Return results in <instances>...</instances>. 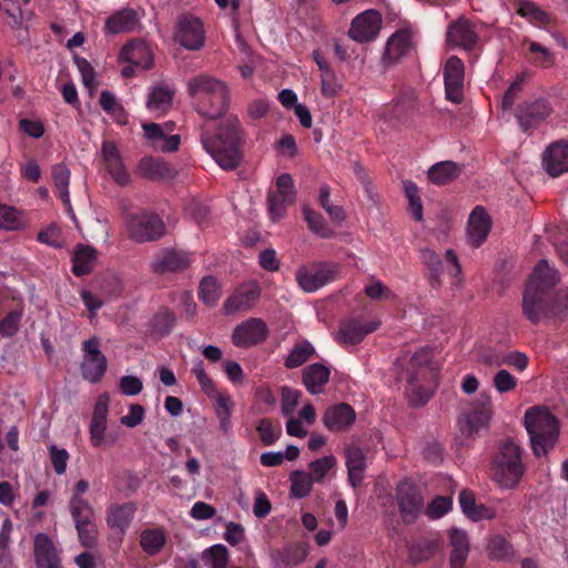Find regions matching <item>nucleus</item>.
<instances>
[{
  "instance_id": "9d476101",
  "label": "nucleus",
  "mask_w": 568,
  "mask_h": 568,
  "mask_svg": "<svg viewBox=\"0 0 568 568\" xmlns=\"http://www.w3.org/2000/svg\"><path fill=\"white\" fill-rule=\"evenodd\" d=\"M337 266L328 262H318L301 266L296 271V281L303 291L312 293L336 278Z\"/></svg>"
},
{
  "instance_id": "c9c22d12",
  "label": "nucleus",
  "mask_w": 568,
  "mask_h": 568,
  "mask_svg": "<svg viewBox=\"0 0 568 568\" xmlns=\"http://www.w3.org/2000/svg\"><path fill=\"white\" fill-rule=\"evenodd\" d=\"M51 175L58 197L62 201L65 209L70 213H73L69 194V183L71 178L70 170L65 164L57 163L51 168Z\"/></svg>"
},
{
  "instance_id": "09e8293b",
  "label": "nucleus",
  "mask_w": 568,
  "mask_h": 568,
  "mask_svg": "<svg viewBox=\"0 0 568 568\" xmlns=\"http://www.w3.org/2000/svg\"><path fill=\"white\" fill-rule=\"evenodd\" d=\"M423 263L430 273V285L437 287L442 284V274L444 273V262L442 257L433 250L425 248L420 253Z\"/></svg>"
},
{
  "instance_id": "a211bd4d",
  "label": "nucleus",
  "mask_w": 568,
  "mask_h": 568,
  "mask_svg": "<svg viewBox=\"0 0 568 568\" xmlns=\"http://www.w3.org/2000/svg\"><path fill=\"white\" fill-rule=\"evenodd\" d=\"M381 24V14L373 9L366 10L353 19L348 34L357 42H368L377 37Z\"/></svg>"
},
{
  "instance_id": "5fc2aeb1",
  "label": "nucleus",
  "mask_w": 568,
  "mask_h": 568,
  "mask_svg": "<svg viewBox=\"0 0 568 568\" xmlns=\"http://www.w3.org/2000/svg\"><path fill=\"white\" fill-rule=\"evenodd\" d=\"M202 559L211 568H225L229 561V551L224 545H214L205 549Z\"/></svg>"
},
{
  "instance_id": "e2e57ef3",
  "label": "nucleus",
  "mask_w": 568,
  "mask_h": 568,
  "mask_svg": "<svg viewBox=\"0 0 568 568\" xmlns=\"http://www.w3.org/2000/svg\"><path fill=\"white\" fill-rule=\"evenodd\" d=\"M301 392L287 386L282 387L281 409L284 416H291L298 405Z\"/></svg>"
},
{
  "instance_id": "de8ad7c7",
  "label": "nucleus",
  "mask_w": 568,
  "mask_h": 568,
  "mask_svg": "<svg viewBox=\"0 0 568 568\" xmlns=\"http://www.w3.org/2000/svg\"><path fill=\"white\" fill-rule=\"evenodd\" d=\"M459 503L465 516L473 521L491 519L496 515L494 508L477 503V499H459Z\"/></svg>"
},
{
  "instance_id": "412c9836",
  "label": "nucleus",
  "mask_w": 568,
  "mask_h": 568,
  "mask_svg": "<svg viewBox=\"0 0 568 568\" xmlns=\"http://www.w3.org/2000/svg\"><path fill=\"white\" fill-rule=\"evenodd\" d=\"M191 264L190 254L178 250H163L152 261V272L158 275L185 271Z\"/></svg>"
},
{
  "instance_id": "f257e3e1",
  "label": "nucleus",
  "mask_w": 568,
  "mask_h": 568,
  "mask_svg": "<svg viewBox=\"0 0 568 568\" xmlns=\"http://www.w3.org/2000/svg\"><path fill=\"white\" fill-rule=\"evenodd\" d=\"M558 281L557 271L551 268L546 260L536 265L523 296V313L532 324L559 313L555 298V286Z\"/></svg>"
},
{
  "instance_id": "6e6d98bb",
  "label": "nucleus",
  "mask_w": 568,
  "mask_h": 568,
  "mask_svg": "<svg viewBox=\"0 0 568 568\" xmlns=\"http://www.w3.org/2000/svg\"><path fill=\"white\" fill-rule=\"evenodd\" d=\"M405 195L408 200V209L414 219L418 222L423 220V204L419 196V189L413 181L404 182Z\"/></svg>"
},
{
  "instance_id": "0eeeda50",
  "label": "nucleus",
  "mask_w": 568,
  "mask_h": 568,
  "mask_svg": "<svg viewBox=\"0 0 568 568\" xmlns=\"http://www.w3.org/2000/svg\"><path fill=\"white\" fill-rule=\"evenodd\" d=\"M554 113V106L548 98L531 97L523 100L514 110V116L523 133L531 134L541 123Z\"/></svg>"
},
{
  "instance_id": "39448f33",
  "label": "nucleus",
  "mask_w": 568,
  "mask_h": 568,
  "mask_svg": "<svg viewBox=\"0 0 568 568\" xmlns=\"http://www.w3.org/2000/svg\"><path fill=\"white\" fill-rule=\"evenodd\" d=\"M523 454L524 449L511 438L498 444L491 460V477L496 484L507 489L519 484L526 471Z\"/></svg>"
},
{
  "instance_id": "cd10ccee",
  "label": "nucleus",
  "mask_w": 568,
  "mask_h": 568,
  "mask_svg": "<svg viewBox=\"0 0 568 568\" xmlns=\"http://www.w3.org/2000/svg\"><path fill=\"white\" fill-rule=\"evenodd\" d=\"M378 326L379 322L349 318L341 324L339 336L345 343L356 345L361 343L366 335L376 331Z\"/></svg>"
},
{
  "instance_id": "ddd939ff",
  "label": "nucleus",
  "mask_w": 568,
  "mask_h": 568,
  "mask_svg": "<svg viewBox=\"0 0 568 568\" xmlns=\"http://www.w3.org/2000/svg\"><path fill=\"white\" fill-rule=\"evenodd\" d=\"M490 418L491 404L488 399L474 403L458 419L460 434L465 438H470L487 430Z\"/></svg>"
},
{
  "instance_id": "c85d7f7f",
  "label": "nucleus",
  "mask_w": 568,
  "mask_h": 568,
  "mask_svg": "<svg viewBox=\"0 0 568 568\" xmlns=\"http://www.w3.org/2000/svg\"><path fill=\"white\" fill-rule=\"evenodd\" d=\"M308 555V545L304 541L291 544L283 549L275 550L272 559L275 568H293L305 560Z\"/></svg>"
},
{
  "instance_id": "473e14b6",
  "label": "nucleus",
  "mask_w": 568,
  "mask_h": 568,
  "mask_svg": "<svg viewBox=\"0 0 568 568\" xmlns=\"http://www.w3.org/2000/svg\"><path fill=\"white\" fill-rule=\"evenodd\" d=\"M329 376L331 372L325 365L314 363L304 368L303 383L311 394L316 395L323 392Z\"/></svg>"
},
{
  "instance_id": "f8f14e48",
  "label": "nucleus",
  "mask_w": 568,
  "mask_h": 568,
  "mask_svg": "<svg viewBox=\"0 0 568 568\" xmlns=\"http://www.w3.org/2000/svg\"><path fill=\"white\" fill-rule=\"evenodd\" d=\"M83 362L81 364L82 376L90 383H98L106 372L108 361L100 351L98 337H91L83 343Z\"/></svg>"
},
{
  "instance_id": "5701e85b",
  "label": "nucleus",
  "mask_w": 568,
  "mask_h": 568,
  "mask_svg": "<svg viewBox=\"0 0 568 568\" xmlns=\"http://www.w3.org/2000/svg\"><path fill=\"white\" fill-rule=\"evenodd\" d=\"M355 419L356 413L354 408L346 403L327 407L322 417L325 427L336 433L348 429L354 424Z\"/></svg>"
},
{
  "instance_id": "1a4fd4ad",
  "label": "nucleus",
  "mask_w": 568,
  "mask_h": 568,
  "mask_svg": "<svg viewBox=\"0 0 568 568\" xmlns=\"http://www.w3.org/2000/svg\"><path fill=\"white\" fill-rule=\"evenodd\" d=\"M174 40L190 51H199L205 44L204 23L192 13L178 17Z\"/></svg>"
},
{
  "instance_id": "9b49d317",
  "label": "nucleus",
  "mask_w": 568,
  "mask_h": 568,
  "mask_svg": "<svg viewBox=\"0 0 568 568\" xmlns=\"http://www.w3.org/2000/svg\"><path fill=\"white\" fill-rule=\"evenodd\" d=\"M416 51L415 33L408 28L394 32L387 40L383 54V63L392 65L412 57Z\"/></svg>"
},
{
  "instance_id": "774afa93",
  "label": "nucleus",
  "mask_w": 568,
  "mask_h": 568,
  "mask_svg": "<svg viewBox=\"0 0 568 568\" xmlns=\"http://www.w3.org/2000/svg\"><path fill=\"white\" fill-rule=\"evenodd\" d=\"M75 64L81 73L83 84L89 89L95 88L98 84L95 81V70L90 62L84 58H77Z\"/></svg>"
},
{
  "instance_id": "c03bdc74",
  "label": "nucleus",
  "mask_w": 568,
  "mask_h": 568,
  "mask_svg": "<svg viewBox=\"0 0 568 568\" xmlns=\"http://www.w3.org/2000/svg\"><path fill=\"white\" fill-rule=\"evenodd\" d=\"M173 92L164 85L154 87L149 93L146 106L151 112H166L172 105Z\"/></svg>"
},
{
  "instance_id": "393cba45",
  "label": "nucleus",
  "mask_w": 568,
  "mask_h": 568,
  "mask_svg": "<svg viewBox=\"0 0 568 568\" xmlns=\"http://www.w3.org/2000/svg\"><path fill=\"white\" fill-rule=\"evenodd\" d=\"M102 158L105 168L112 179L121 186L130 183V174L123 165L122 158L116 145L111 141L102 143Z\"/></svg>"
},
{
  "instance_id": "49530a36",
  "label": "nucleus",
  "mask_w": 568,
  "mask_h": 568,
  "mask_svg": "<svg viewBox=\"0 0 568 568\" xmlns=\"http://www.w3.org/2000/svg\"><path fill=\"white\" fill-rule=\"evenodd\" d=\"M176 322V317L173 311L163 307L153 315L150 322L151 331L153 334L159 336L169 335Z\"/></svg>"
},
{
  "instance_id": "13d9d810",
  "label": "nucleus",
  "mask_w": 568,
  "mask_h": 568,
  "mask_svg": "<svg viewBox=\"0 0 568 568\" xmlns=\"http://www.w3.org/2000/svg\"><path fill=\"white\" fill-rule=\"evenodd\" d=\"M336 457L333 455L321 457L318 459L313 460L310 464L308 473L310 475H312L316 483H320L327 475V473L336 465Z\"/></svg>"
},
{
  "instance_id": "4d7b16f0",
  "label": "nucleus",
  "mask_w": 568,
  "mask_h": 568,
  "mask_svg": "<svg viewBox=\"0 0 568 568\" xmlns=\"http://www.w3.org/2000/svg\"><path fill=\"white\" fill-rule=\"evenodd\" d=\"M22 315H23L22 307H18V308L10 311L0 321V335L2 337H13L19 332Z\"/></svg>"
},
{
  "instance_id": "2eb2a0df",
  "label": "nucleus",
  "mask_w": 568,
  "mask_h": 568,
  "mask_svg": "<svg viewBox=\"0 0 568 568\" xmlns=\"http://www.w3.org/2000/svg\"><path fill=\"white\" fill-rule=\"evenodd\" d=\"M70 508L81 544L91 547L95 542L97 534L91 506L85 499H71Z\"/></svg>"
},
{
  "instance_id": "603ef678",
  "label": "nucleus",
  "mask_w": 568,
  "mask_h": 568,
  "mask_svg": "<svg viewBox=\"0 0 568 568\" xmlns=\"http://www.w3.org/2000/svg\"><path fill=\"white\" fill-rule=\"evenodd\" d=\"M256 432L263 445L271 446L282 436V426L278 422L263 417L257 422Z\"/></svg>"
},
{
  "instance_id": "c756f323",
  "label": "nucleus",
  "mask_w": 568,
  "mask_h": 568,
  "mask_svg": "<svg viewBox=\"0 0 568 568\" xmlns=\"http://www.w3.org/2000/svg\"><path fill=\"white\" fill-rule=\"evenodd\" d=\"M138 169L143 178L152 181H169L175 176V170L165 161L156 158H142Z\"/></svg>"
},
{
  "instance_id": "69168bd1",
  "label": "nucleus",
  "mask_w": 568,
  "mask_h": 568,
  "mask_svg": "<svg viewBox=\"0 0 568 568\" xmlns=\"http://www.w3.org/2000/svg\"><path fill=\"white\" fill-rule=\"evenodd\" d=\"M287 199L282 195L270 193L267 195L268 212L273 221L282 219L286 212Z\"/></svg>"
},
{
  "instance_id": "37998d69",
  "label": "nucleus",
  "mask_w": 568,
  "mask_h": 568,
  "mask_svg": "<svg viewBox=\"0 0 568 568\" xmlns=\"http://www.w3.org/2000/svg\"><path fill=\"white\" fill-rule=\"evenodd\" d=\"M166 542V537L161 528H149L142 531L140 545L149 556L158 555Z\"/></svg>"
},
{
  "instance_id": "3c124183",
  "label": "nucleus",
  "mask_w": 568,
  "mask_h": 568,
  "mask_svg": "<svg viewBox=\"0 0 568 568\" xmlns=\"http://www.w3.org/2000/svg\"><path fill=\"white\" fill-rule=\"evenodd\" d=\"M292 497H306L316 483L308 471L294 470L290 474Z\"/></svg>"
},
{
  "instance_id": "a878e982",
  "label": "nucleus",
  "mask_w": 568,
  "mask_h": 568,
  "mask_svg": "<svg viewBox=\"0 0 568 568\" xmlns=\"http://www.w3.org/2000/svg\"><path fill=\"white\" fill-rule=\"evenodd\" d=\"M119 61L128 62L145 70L153 65V55L145 42L141 40H130L122 47Z\"/></svg>"
},
{
  "instance_id": "7ed1b4c3",
  "label": "nucleus",
  "mask_w": 568,
  "mask_h": 568,
  "mask_svg": "<svg viewBox=\"0 0 568 568\" xmlns=\"http://www.w3.org/2000/svg\"><path fill=\"white\" fill-rule=\"evenodd\" d=\"M187 92L196 112L203 118L219 119L229 109V88L225 82L212 75L201 73L191 78L187 82Z\"/></svg>"
},
{
  "instance_id": "2f4dec72",
  "label": "nucleus",
  "mask_w": 568,
  "mask_h": 568,
  "mask_svg": "<svg viewBox=\"0 0 568 568\" xmlns=\"http://www.w3.org/2000/svg\"><path fill=\"white\" fill-rule=\"evenodd\" d=\"M346 467L349 484L356 488L362 485L366 468L365 454L357 446H349L345 450Z\"/></svg>"
},
{
  "instance_id": "72a5a7b5",
  "label": "nucleus",
  "mask_w": 568,
  "mask_h": 568,
  "mask_svg": "<svg viewBox=\"0 0 568 568\" xmlns=\"http://www.w3.org/2000/svg\"><path fill=\"white\" fill-rule=\"evenodd\" d=\"M97 258L93 247L78 244L72 256V273L78 277L92 273Z\"/></svg>"
},
{
  "instance_id": "58836bf2",
  "label": "nucleus",
  "mask_w": 568,
  "mask_h": 568,
  "mask_svg": "<svg viewBox=\"0 0 568 568\" xmlns=\"http://www.w3.org/2000/svg\"><path fill=\"white\" fill-rule=\"evenodd\" d=\"M487 555L495 561H508L515 557V549L504 536L497 534L488 539Z\"/></svg>"
},
{
  "instance_id": "aec40b11",
  "label": "nucleus",
  "mask_w": 568,
  "mask_h": 568,
  "mask_svg": "<svg viewBox=\"0 0 568 568\" xmlns=\"http://www.w3.org/2000/svg\"><path fill=\"white\" fill-rule=\"evenodd\" d=\"M33 556L36 568H63L55 544L44 532H39L34 536Z\"/></svg>"
},
{
  "instance_id": "7c9ffc66",
  "label": "nucleus",
  "mask_w": 568,
  "mask_h": 568,
  "mask_svg": "<svg viewBox=\"0 0 568 568\" xmlns=\"http://www.w3.org/2000/svg\"><path fill=\"white\" fill-rule=\"evenodd\" d=\"M449 544L452 547L449 556L450 568H464L469 554V539L463 529L452 528L449 530Z\"/></svg>"
},
{
  "instance_id": "a19ab883",
  "label": "nucleus",
  "mask_w": 568,
  "mask_h": 568,
  "mask_svg": "<svg viewBox=\"0 0 568 568\" xmlns=\"http://www.w3.org/2000/svg\"><path fill=\"white\" fill-rule=\"evenodd\" d=\"M523 45L527 47L526 59L532 64L540 68H549L554 64V55L548 48L528 38L524 39Z\"/></svg>"
},
{
  "instance_id": "6e6552de",
  "label": "nucleus",
  "mask_w": 568,
  "mask_h": 568,
  "mask_svg": "<svg viewBox=\"0 0 568 568\" xmlns=\"http://www.w3.org/2000/svg\"><path fill=\"white\" fill-rule=\"evenodd\" d=\"M429 361V354L426 351L416 352L410 357L407 367L406 394L413 407L426 405L432 397V392L419 383L422 374L426 373V365Z\"/></svg>"
},
{
  "instance_id": "79ce46f5",
  "label": "nucleus",
  "mask_w": 568,
  "mask_h": 568,
  "mask_svg": "<svg viewBox=\"0 0 568 568\" xmlns=\"http://www.w3.org/2000/svg\"><path fill=\"white\" fill-rule=\"evenodd\" d=\"M31 0H0L4 4V12L8 16V24L13 30L22 28L23 20L30 18V12L22 9Z\"/></svg>"
},
{
  "instance_id": "8fccbe9b",
  "label": "nucleus",
  "mask_w": 568,
  "mask_h": 568,
  "mask_svg": "<svg viewBox=\"0 0 568 568\" xmlns=\"http://www.w3.org/2000/svg\"><path fill=\"white\" fill-rule=\"evenodd\" d=\"M438 548L436 540H423L413 544L408 548V560L414 565L426 561L436 555Z\"/></svg>"
},
{
  "instance_id": "423d86ee",
  "label": "nucleus",
  "mask_w": 568,
  "mask_h": 568,
  "mask_svg": "<svg viewBox=\"0 0 568 568\" xmlns=\"http://www.w3.org/2000/svg\"><path fill=\"white\" fill-rule=\"evenodd\" d=\"M123 222L129 239L136 243L158 241L166 231L165 223L160 215L148 209L124 212Z\"/></svg>"
},
{
  "instance_id": "a18cd8bd",
  "label": "nucleus",
  "mask_w": 568,
  "mask_h": 568,
  "mask_svg": "<svg viewBox=\"0 0 568 568\" xmlns=\"http://www.w3.org/2000/svg\"><path fill=\"white\" fill-rule=\"evenodd\" d=\"M303 215L308 229L322 239H332L335 232L329 227L323 215L308 206L303 207Z\"/></svg>"
},
{
  "instance_id": "052dcab7",
  "label": "nucleus",
  "mask_w": 568,
  "mask_h": 568,
  "mask_svg": "<svg viewBox=\"0 0 568 568\" xmlns=\"http://www.w3.org/2000/svg\"><path fill=\"white\" fill-rule=\"evenodd\" d=\"M99 103L102 110L116 121H120L124 115L123 106L118 102L115 95L108 90L101 92Z\"/></svg>"
},
{
  "instance_id": "4be33fe9",
  "label": "nucleus",
  "mask_w": 568,
  "mask_h": 568,
  "mask_svg": "<svg viewBox=\"0 0 568 568\" xmlns=\"http://www.w3.org/2000/svg\"><path fill=\"white\" fill-rule=\"evenodd\" d=\"M139 24L140 16L138 11L132 8H123L106 18L103 32L106 36L130 33L133 32Z\"/></svg>"
},
{
  "instance_id": "864d4df0",
  "label": "nucleus",
  "mask_w": 568,
  "mask_h": 568,
  "mask_svg": "<svg viewBox=\"0 0 568 568\" xmlns=\"http://www.w3.org/2000/svg\"><path fill=\"white\" fill-rule=\"evenodd\" d=\"M314 353L315 349L310 342H298L285 358L284 365L286 368H296L306 363Z\"/></svg>"
},
{
  "instance_id": "dca6fc26",
  "label": "nucleus",
  "mask_w": 568,
  "mask_h": 568,
  "mask_svg": "<svg viewBox=\"0 0 568 568\" xmlns=\"http://www.w3.org/2000/svg\"><path fill=\"white\" fill-rule=\"evenodd\" d=\"M446 99L460 103L464 99L465 65L462 59L450 55L443 70Z\"/></svg>"
},
{
  "instance_id": "4468645a",
  "label": "nucleus",
  "mask_w": 568,
  "mask_h": 568,
  "mask_svg": "<svg viewBox=\"0 0 568 568\" xmlns=\"http://www.w3.org/2000/svg\"><path fill=\"white\" fill-rule=\"evenodd\" d=\"M446 41L450 47H457L468 52L474 51L479 43L476 24L465 17H459L448 24Z\"/></svg>"
},
{
  "instance_id": "0e129e2a",
  "label": "nucleus",
  "mask_w": 568,
  "mask_h": 568,
  "mask_svg": "<svg viewBox=\"0 0 568 568\" xmlns=\"http://www.w3.org/2000/svg\"><path fill=\"white\" fill-rule=\"evenodd\" d=\"M49 456L54 471L58 475L65 473L67 464L70 458L69 453L64 448H59L55 445L49 447Z\"/></svg>"
},
{
  "instance_id": "20e7f679",
  "label": "nucleus",
  "mask_w": 568,
  "mask_h": 568,
  "mask_svg": "<svg viewBox=\"0 0 568 568\" xmlns=\"http://www.w3.org/2000/svg\"><path fill=\"white\" fill-rule=\"evenodd\" d=\"M525 428L529 435L530 446L536 457L546 456L555 448L559 434V420L548 408L534 406L525 412Z\"/></svg>"
},
{
  "instance_id": "f03ea898",
  "label": "nucleus",
  "mask_w": 568,
  "mask_h": 568,
  "mask_svg": "<svg viewBox=\"0 0 568 568\" xmlns=\"http://www.w3.org/2000/svg\"><path fill=\"white\" fill-rule=\"evenodd\" d=\"M200 138L203 149L223 170L232 171L240 166L244 136L239 120L220 123L215 133L203 126Z\"/></svg>"
},
{
  "instance_id": "680f3d73",
  "label": "nucleus",
  "mask_w": 568,
  "mask_h": 568,
  "mask_svg": "<svg viewBox=\"0 0 568 568\" xmlns=\"http://www.w3.org/2000/svg\"><path fill=\"white\" fill-rule=\"evenodd\" d=\"M398 508L405 524H412L418 516L423 499H397Z\"/></svg>"
},
{
  "instance_id": "e433bc0d",
  "label": "nucleus",
  "mask_w": 568,
  "mask_h": 568,
  "mask_svg": "<svg viewBox=\"0 0 568 568\" xmlns=\"http://www.w3.org/2000/svg\"><path fill=\"white\" fill-rule=\"evenodd\" d=\"M517 13L537 28L547 29L551 22L550 14L532 1H520Z\"/></svg>"
},
{
  "instance_id": "338daca9",
  "label": "nucleus",
  "mask_w": 568,
  "mask_h": 568,
  "mask_svg": "<svg viewBox=\"0 0 568 568\" xmlns=\"http://www.w3.org/2000/svg\"><path fill=\"white\" fill-rule=\"evenodd\" d=\"M494 386L499 393H507L517 386V379L508 371L500 369L494 376Z\"/></svg>"
},
{
  "instance_id": "6ab92c4d",
  "label": "nucleus",
  "mask_w": 568,
  "mask_h": 568,
  "mask_svg": "<svg viewBox=\"0 0 568 568\" xmlns=\"http://www.w3.org/2000/svg\"><path fill=\"white\" fill-rule=\"evenodd\" d=\"M268 328L260 318H250L239 324L233 332L232 343L237 347H250L266 339Z\"/></svg>"
},
{
  "instance_id": "ea45409f",
  "label": "nucleus",
  "mask_w": 568,
  "mask_h": 568,
  "mask_svg": "<svg viewBox=\"0 0 568 568\" xmlns=\"http://www.w3.org/2000/svg\"><path fill=\"white\" fill-rule=\"evenodd\" d=\"M135 514L133 503H126L121 506H112L108 515V524L112 528H118L122 534L129 528Z\"/></svg>"
},
{
  "instance_id": "f704fd0d",
  "label": "nucleus",
  "mask_w": 568,
  "mask_h": 568,
  "mask_svg": "<svg viewBox=\"0 0 568 568\" xmlns=\"http://www.w3.org/2000/svg\"><path fill=\"white\" fill-rule=\"evenodd\" d=\"M462 173V166L453 161H442L432 165L427 172L428 179L436 185H445L456 180Z\"/></svg>"
},
{
  "instance_id": "b1692460",
  "label": "nucleus",
  "mask_w": 568,
  "mask_h": 568,
  "mask_svg": "<svg viewBox=\"0 0 568 568\" xmlns=\"http://www.w3.org/2000/svg\"><path fill=\"white\" fill-rule=\"evenodd\" d=\"M491 229V219L483 206H476L468 219L467 235L473 247H479Z\"/></svg>"
},
{
  "instance_id": "f3484780",
  "label": "nucleus",
  "mask_w": 568,
  "mask_h": 568,
  "mask_svg": "<svg viewBox=\"0 0 568 568\" xmlns=\"http://www.w3.org/2000/svg\"><path fill=\"white\" fill-rule=\"evenodd\" d=\"M261 297V287L255 282L239 285L225 300L223 308L225 314L246 312L251 310Z\"/></svg>"
},
{
  "instance_id": "4c0bfd02",
  "label": "nucleus",
  "mask_w": 568,
  "mask_h": 568,
  "mask_svg": "<svg viewBox=\"0 0 568 568\" xmlns=\"http://www.w3.org/2000/svg\"><path fill=\"white\" fill-rule=\"evenodd\" d=\"M106 404L99 399L95 404L93 417L90 424L91 442L95 447L101 446L104 439V432L106 429Z\"/></svg>"
},
{
  "instance_id": "bb28decb",
  "label": "nucleus",
  "mask_w": 568,
  "mask_h": 568,
  "mask_svg": "<svg viewBox=\"0 0 568 568\" xmlns=\"http://www.w3.org/2000/svg\"><path fill=\"white\" fill-rule=\"evenodd\" d=\"M542 164L554 178L568 171V142L552 143L544 153Z\"/></svg>"
},
{
  "instance_id": "bf43d9fd",
  "label": "nucleus",
  "mask_w": 568,
  "mask_h": 568,
  "mask_svg": "<svg viewBox=\"0 0 568 568\" xmlns=\"http://www.w3.org/2000/svg\"><path fill=\"white\" fill-rule=\"evenodd\" d=\"M219 287L215 277L206 276L204 277L199 287V298L205 303L206 305H214L219 300Z\"/></svg>"
}]
</instances>
